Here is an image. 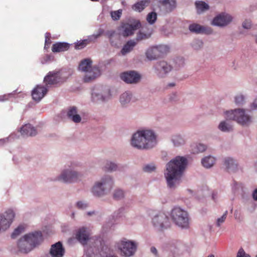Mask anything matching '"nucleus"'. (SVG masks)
Returning a JSON list of instances; mask_svg holds the SVG:
<instances>
[{"mask_svg": "<svg viewBox=\"0 0 257 257\" xmlns=\"http://www.w3.org/2000/svg\"><path fill=\"white\" fill-rule=\"evenodd\" d=\"M187 165V159L181 156L176 157L166 164L164 177L169 188L174 189L180 184Z\"/></svg>", "mask_w": 257, "mask_h": 257, "instance_id": "nucleus-1", "label": "nucleus"}, {"mask_svg": "<svg viewBox=\"0 0 257 257\" xmlns=\"http://www.w3.org/2000/svg\"><path fill=\"white\" fill-rule=\"evenodd\" d=\"M157 143L155 133L149 130L137 131L132 137L131 145L139 150H149L154 148Z\"/></svg>", "mask_w": 257, "mask_h": 257, "instance_id": "nucleus-2", "label": "nucleus"}, {"mask_svg": "<svg viewBox=\"0 0 257 257\" xmlns=\"http://www.w3.org/2000/svg\"><path fill=\"white\" fill-rule=\"evenodd\" d=\"M43 236L41 232L36 231L25 235L18 242L19 251L27 253L43 241Z\"/></svg>", "mask_w": 257, "mask_h": 257, "instance_id": "nucleus-3", "label": "nucleus"}, {"mask_svg": "<svg viewBox=\"0 0 257 257\" xmlns=\"http://www.w3.org/2000/svg\"><path fill=\"white\" fill-rule=\"evenodd\" d=\"M113 185V178L109 175H105L94 183L91 188V192L96 197L104 196L111 191Z\"/></svg>", "mask_w": 257, "mask_h": 257, "instance_id": "nucleus-4", "label": "nucleus"}, {"mask_svg": "<svg viewBox=\"0 0 257 257\" xmlns=\"http://www.w3.org/2000/svg\"><path fill=\"white\" fill-rule=\"evenodd\" d=\"M79 70L86 73L84 77V81L85 82H91L100 75L98 67H92V61L90 59L82 60L79 64Z\"/></svg>", "mask_w": 257, "mask_h": 257, "instance_id": "nucleus-5", "label": "nucleus"}, {"mask_svg": "<svg viewBox=\"0 0 257 257\" xmlns=\"http://www.w3.org/2000/svg\"><path fill=\"white\" fill-rule=\"evenodd\" d=\"M225 115L227 119L235 120L242 125H249L252 121L251 116L246 113L243 109L238 108L227 111Z\"/></svg>", "mask_w": 257, "mask_h": 257, "instance_id": "nucleus-6", "label": "nucleus"}, {"mask_svg": "<svg viewBox=\"0 0 257 257\" xmlns=\"http://www.w3.org/2000/svg\"><path fill=\"white\" fill-rule=\"evenodd\" d=\"M170 216L174 223L182 228H187L189 226L188 213L179 207H174L170 213Z\"/></svg>", "mask_w": 257, "mask_h": 257, "instance_id": "nucleus-7", "label": "nucleus"}, {"mask_svg": "<svg viewBox=\"0 0 257 257\" xmlns=\"http://www.w3.org/2000/svg\"><path fill=\"white\" fill-rule=\"evenodd\" d=\"M78 164L72 163L68 168L62 170L61 174L55 179V180L63 182L64 183H71L77 181L81 177L80 173L74 170L78 166Z\"/></svg>", "mask_w": 257, "mask_h": 257, "instance_id": "nucleus-8", "label": "nucleus"}, {"mask_svg": "<svg viewBox=\"0 0 257 257\" xmlns=\"http://www.w3.org/2000/svg\"><path fill=\"white\" fill-rule=\"evenodd\" d=\"M138 243L133 240L123 238L116 243L117 247L122 256L130 257L133 255L137 250Z\"/></svg>", "mask_w": 257, "mask_h": 257, "instance_id": "nucleus-9", "label": "nucleus"}, {"mask_svg": "<svg viewBox=\"0 0 257 257\" xmlns=\"http://www.w3.org/2000/svg\"><path fill=\"white\" fill-rule=\"evenodd\" d=\"M15 214L12 209H8L0 214V233L5 231L11 226Z\"/></svg>", "mask_w": 257, "mask_h": 257, "instance_id": "nucleus-10", "label": "nucleus"}, {"mask_svg": "<svg viewBox=\"0 0 257 257\" xmlns=\"http://www.w3.org/2000/svg\"><path fill=\"white\" fill-rule=\"evenodd\" d=\"M141 27V23L138 21H136L132 24L128 23L122 24L118 27V31L120 35L126 37L133 35L135 31Z\"/></svg>", "mask_w": 257, "mask_h": 257, "instance_id": "nucleus-11", "label": "nucleus"}, {"mask_svg": "<svg viewBox=\"0 0 257 257\" xmlns=\"http://www.w3.org/2000/svg\"><path fill=\"white\" fill-rule=\"evenodd\" d=\"M152 222L154 226L159 229H166L170 226L169 218L164 213H159L155 215L153 218Z\"/></svg>", "mask_w": 257, "mask_h": 257, "instance_id": "nucleus-12", "label": "nucleus"}, {"mask_svg": "<svg viewBox=\"0 0 257 257\" xmlns=\"http://www.w3.org/2000/svg\"><path fill=\"white\" fill-rule=\"evenodd\" d=\"M232 21V16L226 13H221L215 16L211 22V25L219 27H224Z\"/></svg>", "mask_w": 257, "mask_h": 257, "instance_id": "nucleus-13", "label": "nucleus"}, {"mask_svg": "<svg viewBox=\"0 0 257 257\" xmlns=\"http://www.w3.org/2000/svg\"><path fill=\"white\" fill-rule=\"evenodd\" d=\"M172 69V66L164 61L158 62L154 66L155 73L159 77H164Z\"/></svg>", "mask_w": 257, "mask_h": 257, "instance_id": "nucleus-14", "label": "nucleus"}, {"mask_svg": "<svg viewBox=\"0 0 257 257\" xmlns=\"http://www.w3.org/2000/svg\"><path fill=\"white\" fill-rule=\"evenodd\" d=\"M109 97V95L104 92L102 87H95L92 89L91 100L94 102L105 101L108 99Z\"/></svg>", "mask_w": 257, "mask_h": 257, "instance_id": "nucleus-15", "label": "nucleus"}, {"mask_svg": "<svg viewBox=\"0 0 257 257\" xmlns=\"http://www.w3.org/2000/svg\"><path fill=\"white\" fill-rule=\"evenodd\" d=\"M121 79L127 83H137L141 79L140 75L135 71H130L122 73Z\"/></svg>", "mask_w": 257, "mask_h": 257, "instance_id": "nucleus-16", "label": "nucleus"}, {"mask_svg": "<svg viewBox=\"0 0 257 257\" xmlns=\"http://www.w3.org/2000/svg\"><path fill=\"white\" fill-rule=\"evenodd\" d=\"M48 91V89L46 87L38 85L32 90V96L33 99L36 101H40L46 94Z\"/></svg>", "mask_w": 257, "mask_h": 257, "instance_id": "nucleus-17", "label": "nucleus"}, {"mask_svg": "<svg viewBox=\"0 0 257 257\" xmlns=\"http://www.w3.org/2000/svg\"><path fill=\"white\" fill-rule=\"evenodd\" d=\"M59 72H50L44 79L46 85H52L62 82Z\"/></svg>", "mask_w": 257, "mask_h": 257, "instance_id": "nucleus-18", "label": "nucleus"}, {"mask_svg": "<svg viewBox=\"0 0 257 257\" xmlns=\"http://www.w3.org/2000/svg\"><path fill=\"white\" fill-rule=\"evenodd\" d=\"M49 252L52 257H63L65 253V249L62 243L58 241L51 245Z\"/></svg>", "mask_w": 257, "mask_h": 257, "instance_id": "nucleus-19", "label": "nucleus"}, {"mask_svg": "<svg viewBox=\"0 0 257 257\" xmlns=\"http://www.w3.org/2000/svg\"><path fill=\"white\" fill-rule=\"evenodd\" d=\"M152 33V29L149 28L147 24H145L137 34L135 41L138 43L139 41L147 39L151 37Z\"/></svg>", "mask_w": 257, "mask_h": 257, "instance_id": "nucleus-20", "label": "nucleus"}, {"mask_svg": "<svg viewBox=\"0 0 257 257\" xmlns=\"http://www.w3.org/2000/svg\"><path fill=\"white\" fill-rule=\"evenodd\" d=\"M90 232L89 230L85 227L80 228L76 235L77 240L82 244H85L89 238Z\"/></svg>", "mask_w": 257, "mask_h": 257, "instance_id": "nucleus-21", "label": "nucleus"}, {"mask_svg": "<svg viewBox=\"0 0 257 257\" xmlns=\"http://www.w3.org/2000/svg\"><path fill=\"white\" fill-rule=\"evenodd\" d=\"M67 116L69 119L75 123L80 122L81 120V117L78 114L77 110L76 107H70L67 111Z\"/></svg>", "mask_w": 257, "mask_h": 257, "instance_id": "nucleus-22", "label": "nucleus"}, {"mask_svg": "<svg viewBox=\"0 0 257 257\" xmlns=\"http://www.w3.org/2000/svg\"><path fill=\"white\" fill-rule=\"evenodd\" d=\"M21 133L23 136H34L37 132L36 129L30 124L23 125L21 128Z\"/></svg>", "mask_w": 257, "mask_h": 257, "instance_id": "nucleus-23", "label": "nucleus"}, {"mask_svg": "<svg viewBox=\"0 0 257 257\" xmlns=\"http://www.w3.org/2000/svg\"><path fill=\"white\" fill-rule=\"evenodd\" d=\"M171 142L175 147H179L185 144V138L180 134H174L171 137Z\"/></svg>", "mask_w": 257, "mask_h": 257, "instance_id": "nucleus-24", "label": "nucleus"}, {"mask_svg": "<svg viewBox=\"0 0 257 257\" xmlns=\"http://www.w3.org/2000/svg\"><path fill=\"white\" fill-rule=\"evenodd\" d=\"M223 165L229 172H234L237 167L236 162L230 157H227L224 159Z\"/></svg>", "mask_w": 257, "mask_h": 257, "instance_id": "nucleus-25", "label": "nucleus"}, {"mask_svg": "<svg viewBox=\"0 0 257 257\" xmlns=\"http://www.w3.org/2000/svg\"><path fill=\"white\" fill-rule=\"evenodd\" d=\"M104 170L108 172H113L121 170L122 167L110 161H106L103 167Z\"/></svg>", "mask_w": 257, "mask_h": 257, "instance_id": "nucleus-26", "label": "nucleus"}, {"mask_svg": "<svg viewBox=\"0 0 257 257\" xmlns=\"http://www.w3.org/2000/svg\"><path fill=\"white\" fill-rule=\"evenodd\" d=\"M159 3L167 12H171L176 8V0H159Z\"/></svg>", "mask_w": 257, "mask_h": 257, "instance_id": "nucleus-27", "label": "nucleus"}, {"mask_svg": "<svg viewBox=\"0 0 257 257\" xmlns=\"http://www.w3.org/2000/svg\"><path fill=\"white\" fill-rule=\"evenodd\" d=\"M69 44L66 42H57L53 45L52 51L54 53L64 52L69 49Z\"/></svg>", "mask_w": 257, "mask_h": 257, "instance_id": "nucleus-28", "label": "nucleus"}, {"mask_svg": "<svg viewBox=\"0 0 257 257\" xmlns=\"http://www.w3.org/2000/svg\"><path fill=\"white\" fill-rule=\"evenodd\" d=\"M218 128L222 132L229 133L233 130V126L228 120L226 119L220 121Z\"/></svg>", "mask_w": 257, "mask_h": 257, "instance_id": "nucleus-29", "label": "nucleus"}, {"mask_svg": "<svg viewBox=\"0 0 257 257\" xmlns=\"http://www.w3.org/2000/svg\"><path fill=\"white\" fill-rule=\"evenodd\" d=\"M137 44V42L135 40H131L127 41L121 50L122 55H125L126 54L132 51Z\"/></svg>", "mask_w": 257, "mask_h": 257, "instance_id": "nucleus-30", "label": "nucleus"}, {"mask_svg": "<svg viewBox=\"0 0 257 257\" xmlns=\"http://www.w3.org/2000/svg\"><path fill=\"white\" fill-rule=\"evenodd\" d=\"M146 56L150 60H155L160 57L158 54V49L155 46L149 48L146 52Z\"/></svg>", "mask_w": 257, "mask_h": 257, "instance_id": "nucleus-31", "label": "nucleus"}, {"mask_svg": "<svg viewBox=\"0 0 257 257\" xmlns=\"http://www.w3.org/2000/svg\"><path fill=\"white\" fill-rule=\"evenodd\" d=\"M132 95L129 91H125L122 93L119 97V102L123 106H126L132 99Z\"/></svg>", "mask_w": 257, "mask_h": 257, "instance_id": "nucleus-32", "label": "nucleus"}, {"mask_svg": "<svg viewBox=\"0 0 257 257\" xmlns=\"http://www.w3.org/2000/svg\"><path fill=\"white\" fill-rule=\"evenodd\" d=\"M216 159L211 156H209L204 157L202 159V164L206 168H210L212 167L215 164Z\"/></svg>", "mask_w": 257, "mask_h": 257, "instance_id": "nucleus-33", "label": "nucleus"}, {"mask_svg": "<svg viewBox=\"0 0 257 257\" xmlns=\"http://www.w3.org/2000/svg\"><path fill=\"white\" fill-rule=\"evenodd\" d=\"M206 149V145L201 143L195 144L191 146V151L193 154L202 153Z\"/></svg>", "mask_w": 257, "mask_h": 257, "instance_id": "nucleus-34", "label": "nucleus"}, {"mask_svg": "<svg viewBox=\"0 0 257 257\" xmlns=\"http://www.w3.org/2000/svg\"><path fill=\"white\" fill-rule=\"evenodd\" d=\"M150 3V0H143L135 4L133 6L132 8L135 11L141 12Z\"/></svg>", "mask_w": 257, "mask_h": 257, "instance_id": "nucleus-35", "label": "nucleus"}, {"mask_svg": "<svg viewBox=\"0 0 257 257\" xmlns=\"http://www.w3.org/2000/svg\"><path fill=\"white\" fill-rule=\"evenodd\" d=\"M197 13L200 14L209 9V7L207 4L202 1L197 2L195 3Z\"/></svg>", "mask_w": 257, "mask_h": 257, "instance_id": "nucleus-36", "label": "nucleus"}, {"mask_svg": "<svg viewBox=\"0 0 257 257\" xmlns=\"http://www.w3.org/2000/svg\"><path fill=\"white\" fill-rule=\"evenodd\" d=\"M204 27L197 24H192L189 26V31L193 33L201 34L202 33Z\"/></svg>", "mask_w": 257, "mask_h": 257, "instance_id": "nucleus-37", "label": "nucleus"}, {"mask_svg": "<svg viewBox=\"0 0 257 257\" xmlns=\"http://www.w3.org/2000/svg\"><path fill=\"white\" fill-rule=\"evenodd\" d=\"M124 196V192L121 189H115L113 192V197L115 200H120Z\"/></svg>", "mask_w": 257, "mask_h": 257, "instance_id": "nucleus-38", "label": "nucleus"}, {"mask_svg": "<svg viewBox=\"0 0 257 257\" xmlns=\"http://www.w3.org/2000/svg\"><path fill=\"white\" fill-rule=\"evenodd\" d=\"M245 96L242 94H238L234 97V102L237 105H241L245 102Z\"/></svg>", "mask_w": 257, "mask_h": 257, "instance_id": "nucleus-39", "label": "nucleus"}, {"mask_svg": "<svg viewBox=\"0 0 257 257\" xmlns=\"http://www.w3.org/2000/svg\"><path fill=\"white\" fill-rule=\"evenodd\" d=\"M104 33V30L102 29H99L96 34H94L88 37L89 42L95 41L97 38L101 36Z\"/></svg>", "mask_w": 257, "mask_h": 257, "instance_id": "nucleus-40", "label": "nucleus"}, {"mask_svg": "<svg viewBox=\"0 0 257 257\" xmlns=\"http://www.w3.org/2000/svg\"><path fill=\"white\" fill-rule=\"evenodd\" d=\"M157 15L155 12H151L147 17V20L150 24H153L157 20Z\"/></svg>", "mask_w": 257, "mask_h": 257, "instance_id": "nucleus-41", "label": "nucleus"}, {"mask_svg": "<svg viewBox=\"0 0 257 257\" xmlns=\"http://www.w3.org/2000/svg\"><path fill=\"white\" fill-rule=\"evenodd\" d=\"M228 214V211H225L223 214L220 217H218L216 221V226L217 227H220L225 221L227 215Z\"/></svg>", "mask_w": 257, "mask_h": 257, "instance_id": "nucleus-42", "label": "nucleus"}, {"mask_svg": "<svg viewBox=\"0 0 257 257\" xmlns=\"http://www.w3.org/2000/svg\"><path fill=\"white\" fill-rule=\"evenodd\" d=\"M178 249V246L176 242H172L168 244L166 247L167 251H170L173 253H175Z\"/></svg>", "mask_w": 257, "mask_h": 257, "instance_id": "nucleus-43", "label": "nucleus"}, {"mask_svg": "<svg viewBox=\"0 0 257 257\" xmlns=\"http://www.w3.org/2000/svg\"><path fill=\"white\" fill-rule=\"evenodd\" d=\"M155 47L158 49V54L160 57L168 51V47L165 45H160Z\"/></svg>", "mask_w": 257, "mask_h": 257, "instance_id": "nucleus-44", "label": "nucleus"}, {"mask_svg": "<svg viewBox=\"0 0 257 257\" xmlns=\"http://www.w3.org/2000/svg\"><path fill=\"white\" fill-rule=\"evenodd\" d=\"M89 42H90L89 41L88 39L87 40H84L81 42L76 43L75 47L76 49H81L85 47Z\"/></svg>", "mask_w": 257, "mask_h": 257, "instance_id": "nucleus-45", "label": "nucleus"}, {"mask_svg": "<svg viewBox=\"0 0 257 257\" xmlns=\"http://www.w3.org/2000/svg\"><path fill=\"white\" fill-rule=\"evenodd\" d=\"M24 230V227L22 226H19L15 229L12 234V237L13 238H16L18 235L20 234Z\"/></svg>", "mask_w": 257, "mask_h": 257, "instance_id": "nucleus-46", "label": "nucleus"}, {"mask_svg": "<svg viewBox=\"0 0 257 257\" xmlns=\"http://www.w3.org/2000/svg\"><path fill=\"white\" fill-rule=\"evenodd\" d=\"M121 12H122V11L121 10H119L116 11L112 12L111 13V16L112 19L113 20H118L121 15Z\"/></svg>", "mask_w": 257, "mask_h": 257, "instance_id": "nucleus-47", "label": "nucleus"}, {"mask_svg": "<svg viewBox=\"0 0 257 257\" xmlns=\"http://www.w3.org/2000/svg\"><path fill=\"white\" fill-rule=\"evenodd\" d=\"M105 35L109 39L110 42L112 43V39L116 35V34L115 31L110 30L106 31L105 33Z\"/></svg>", "mask_w": 257, "mask_h": 257, "instance_id": "nucleus-48", "label": "nucleus"}, {"mask_svg": "<svg viewBox=\"0 0 257 257\" xmlns=\"http://www.w3.org/2000/svg\"><path fill=\"white\" fill-rule=\"evenodd\" d=\"M144 170L147 172H152L156 170V167L154 164H148L144 166Z\"/></svg>", "mask_w": 257, "mask_h": 257, "instance_id": "nucleus-49", "label": "nucleus"}, {"mask_svg": "<svg viewBox=\"0 0 257 257\" xmlns=\"http://www.w3.org/2000/svg\"><path fill=\"white\" fill-rule=\"evenodd\" d=\"M15 92L13 93H10L8 94H6L0 96V101L3 102L5 101L8 100L11 97H13Z\"/></svg>", "mask_w": 257, "mask_h": 257, "instance_id": "nucleus-50", "label": "nucleus"}, {"mask_svg": "<svg viewBox=\"0 0 257 257\" xmlns=\"http://www.w3.org/2000/svg\"><path fill=\"white\" fill-rule=\"evenodd\" d=\"M236 257H250V256L246 253L242 248H240L237 252Z\"/></svg>", "mask_w": 257, "mask_h": 257, "instance_id": "nucleus-51", "label": "nucleus"}, {"mask_svg": "<svg viewBox=\"0 0 257 257\" xmlns=\"http://www.w3.org/2000/svg\"><path fill=\"white\" fill-rule=\"evenodd\" d=\"M252 26L251 22L250 20H245L242 24V26L244 29H249Z\"/></svg>", "mask_w": 257, "mask_h": 257, "instance_id": "nucleus-52", "label": "nucleus"}, {"mask_svg": "<svg viewBox=\"0 0 257 257\" xmlns=\"http://www.w3.org/2000/svg\"><path fill=\"white\" fill-rule=\"evenodd\" d=\"M76 206L79 209H84L88 207V204L83 201H80L76 203Z\"/></svg>", "mask_w": 257, "mask_h": 257, "instance_id": "nucleus-53", "label": "nucleus"}, {"mask_svg": "<svg viewBox=\"0 0 257 257\" xmlns=\"http://www.w3.org/2000/svg\"><path fill=\"white\" fill-rule=\"evenodd\" d=\"M241 187V184L235 181H234L232 184V189L233 191H236Z\"/></svg>", "mask_w": 257, "mask_h": 257, "instance_id": "nucleus-54", "label": "nucleus"}, {"mask_svg": "<svg viewBox=\"0 0 257 257\" xmlns=\"http://www.w3.org/2000/svg\"><path fill=\"white\" fill-rule=\"evenodd\" d=\"M213 32L212 29L211 28L204 27L203 32L201 34H206L207 35L211 34Z\"/></svg>", "mask_w": 257, "mask_h": 257, "instance_id": "nucleus-55", "label": "nucleus"}, {"mask_svg": "<svg viewBox=\"0 0 257 257\" xmlns=\"http://www.w3.org/2000/svg\"><path fill=\"white\" fill-rule=\"evenodd\" d=\"M250 107L251 110L257 109V97L255 98L253 101L250 104Z\"/></svg>", "mask_w": 257, "mask_h": 257, "instance_id": "nucleus-56", "label": "nucleus"}, {"mask_svg": "<svg viewBox=\"0 0 257 257\" xmlns=\"http://www.w3.org/2000/svg\"><path fill=\"white\" fill-rule=\"evenodd\" d=\"M218 198V193L217 191H213L212 193V199L214 201H216L217 200V199Z\"/></svg>", "mask_w": 257, "mask_h": 257, "instance_id": "nucleus-57", "label": "nucleus"}, {"mask_svg": "<svg viewBox=\"0 0 257 257\" xmlns=\"http://www.w3.org/2000/svg\"><path fill=\"white\" fill-rule=\"evenodd\" d=\"M252 196L254 200L257 201V189L252 192Z\"/></svg>", "mask_w": 257, "mask_h": 257, "instance_id": "nucleus-58", "label": "nucleus"}, {"mask_svg": "<svg viewBox=\"0 0 257 257\" xmlns=\"http://www.w3.org/2000/svg\"><path fill=\"white\" fill-rule=\"evenodd\" d=\"M151 252L154 254L155 255H157V250L156 249V247L153 246V247H151Z\"/></svg>", "mask_w": 257, "mask_h": 257, "instance_id": "nucleus-59", "label": "nucleus"}, {"mask_svg": "<svg viewBox=\"0 0 257 257\" xmlns=\"http://www.w3.org/2000/svg\"><path fill=\"white\" fill-rule=\"evenodd\" d=\"M51 40H50V38H49V39H45V46L47 45H50L51 44Z\"/></svg>", "mask_w": 257, "mask_h": 257, "instance_id": "nucleus-60", "label": "nucleus"}, {"mask_svg": "<svg viewBox=\"0 0 257 257\" xmlns=\"http://www.w3.org/2000/svg\"><path fill=\"white\" fill-rule=\"evenodd\" d=\"M50 36H51V35L50 33H46L45 34V39H49V38H50Z\"/></svg>", "mask_w": 257, "mask_h": 257, "instance_id": "nucleus-61", "label": "nucleus"}, {"mask_svg": "<svg viewBox=\"0 0 257 257\" xmlns=\"http://www.w3.org/2000/svg\"><path fill=\"white\" fill-rule=\"evenodd\" d=\"M8 140V138L0 140V142H5Z\"/></svg>", "mask_w": 257, "mask_h": 257, "instance_id": "nucleus-62", "label": "nucleus"}, {"mask_svg": "<svg viewBox=\"0 0 257 257\" xmlns=\"http://www.w3.org/2000/svg\"><path fill=\"white\" fill-rule=\"evenodd\" d=\"M74 216H75V213L74 212H72L71 213V217L72 218H74Z\"/></svg>", "mask_w": 257, "mask_h": 257, "instance_id": "nucleus-63", "label": "nucleus"}, {"mask_svg": "<svg viewBox=\"0 0 257 257\" xmlns=\"http://www.w3.org/2000/svg\"><path fill=\"white\" fill-rule=\"evenodd\" d=\"M207 257H215V256H214V255L211 254L208 255Z\"/></svg>", "mask_w": 257, "mask_h": 257, "instance_id": "nucleus-64", "label": "nucleus"}]
</instances>
